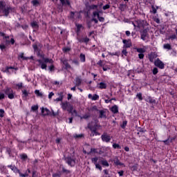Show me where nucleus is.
I'll use <instances>...</instances> for the list:
<instances>
[{
  "label": "nucleus",
  "instance_id": "8",
  "mask_svg": "<svg viewBox=\"0 0 177 177\" xmlns=\"http://www.w3.org/2000/svg\"><path fill=\"white\" fill-rule=\"evenodd\" d=\"M154 65L160 70H164V68H165V64L164 62H162V61L160 60V58H157V59L154 62Z\"/></svg>",
  "mask_w": 177,
  "mask_h": 177
},
{
  "label": "nucleus",
  "instance_id": "7",
  "mask_svg": "<svg viewBox=\"0 0 177 177\" xmlns=\"http://www.w3.org/2000/svg\"><path fill=\"white\" fill-rule=\"evenodd\" d=\"M4 93L7 95L8 99H15V94L13 93V89L10 87H6L4 90Z\"/></svg>",
  "mask_w": 177,
  "mask_h": 177
},
{
  "label": "nucleus",
  "instance_id": "6",
  "mask_svg": "<svg viewBox=\"0 0 177 177\" xmlns=\"http://www.w3.org/2000/svg\"><path fill=\"white\" fill-rule=\"evenodd\" d=\"M145 100L147 102V103H149L151 105L152 109H154V106L158 104V102H157V100L154 99V97H151L150 95L147 96Z\"/></svg>",
  "mask_w": 177,
  "mask_h": 177
},
{
  "label": "nucleus",
  "instance_id": "57",
  "mask_svg": "<svg viewBox=\"0 0 177 177\" xmlns=\"http://www.w3.org/2000/svg\"><path fill=\"white\" fill-rule=\"evenodd\" d=\"M153 75H156V74H158V68H157L156 67L153 68Z\"/></svg>",
  "mask_w": 177,
  "mask_h": 177
},
{
  "label": "nucleus",
  "instance_id": "11",
  "mask_svg": "<svg viewBox=\"0 0 177 177\" xmlns=\"http://www.w3.org/2000/svg\"><path fill=\"white\" fill-rule=\"evenodd\" d=\"M88 128L93 133L92 136H97L100 135V133L99 132H97V124H95L93 127H90Z\"/></svg>",
  "mask_w": 177,
  "mask_h": 177
},
{
  "label": "nucleus",
  "instance_id": "45",
  "mask_svg": "<svg viewBox=\"0 0 177 177\" xmlns=\"http://www.w3.org/2000/svg\"><path fill=\"white\" fill-rule=\"evenodd\" d=\"M136 97H137L140 102H142V100H143V97H142V93H137Z\"/></svg>",
  "mask_w": 177,
  "mask_h": 177
},
{
  "label": "nucleus",
  "instance_id": "32",
  "mask_svg": "<svg viewBox=\"0 0 177 177\" xmlns=\"http://www.w3.org/2000/svg\"><path fill=\"white\" fill-rule=\"evenodd\" d=\"M30 26L32 28H37V30L38 28H39V25H38V23H37V21H33L30 23Z\"/></svg>",
  "mask_w": 177,
  "mask_h": 177
},
{
  "label": "nucleus",
  "instance_id": "54",
  "mask_svg": "<svg viewBox=\"0 0 177 177\" xmlns=\"http://www.w3.org/2000/svg\"><path fill=\"white\" fill-rule=\"evenodd\" d=\"M151 11L153 15H156V13H157V8H156V7H154V6H151Z\"/></svg>",
  "mask_w": 177,
  "mask_h": 177
},
{
  "label": "nucleus",
  "instance_id": "9",
  "mask_svg": "<svg viewBox=\"0 0 177 177\" xmlns=\"http://www.w3.org/2000/svg\"><path fill=\"white\" fill-rule=\"evenodd\" d=\"M111 138L112 137L110 136V134H108L107 133H104L101 136V139L102 142H104L105 143H110V142L111 141Z\"/></svg>",
  "mask_w": 177,
  "mask_h": 177
},
{
  "label": "nucleus",
  "instance_id": "23",
  "mask_svg": "<svg viewBox=\"0 0 177 177\" xmlns=\"http://www.w3.org/2000/svg\"><path fill=\"white\" fill-rule=\"evenodd\" d=\"M76 34L77 35H80V33L81 32V28H82V24H76Z\"/></svg>",
  "mask_w": 177,
  "mask_h": 177
},
{
  "label": "nucleus",
  "instance_id": "24",
  "mask_svg": "<svg viewBox=\"0 0 177 177\" xmlns=\"http://www.w3.org/2000/svg\"><path fill=\"white\" fill-rule=\"evenodd\" d=\"M22 92V99H27L28 97V95H30V93L27 90H21Z\"/></svg>",
  "mask_w": 177,
  "mask_h": 177
},
{
  "label": "nucleus",
  "instance_id": "58",
  "mask_svg": "<svg viewBox=\"0 0 177 177\" xmlns=\"http://www.w3.org/2000/svg\"><path fill=\"white\" fill-rule=\"evenodd\" d=\"M97 66H99L100 67H103L104 65H103V61L102 59H100V61H98L97 62Z\"/></svg>",
  "mask_w": 177,
  "mask_h": 177
},
{
  "label": "nucleus",
  "instance_id": "30",
  "mask_svg": "<svg viewBox=\"0 0 177 177\" xmlns=\"http://www.w3.org/2000/svg\"><path fill=\"white\" fill-rule=\"evenodd\" d=\"M140 24L142 27V29L146 28L145 27H147V26H149V23H147V21L146 20H142L140 21Z\"/></svg>",
  "mask_w": 177,
  "mask_h": 177
},
{
  "label": "nucleus",
  "instance_id": "46",
  "mask_svg": "<svg viewBox=\"0 0 177 177\" xmlns=\"http://www.w3.org/2000/svg\"><path fill=\"white\" fill-rule=\"evenodd\" d=\"M73 138H75V139H81L84 138V134H75L73 136Z\"/></svg>",
  "mask_w": 177,
  "mask_h": 177
},
{
  "label": "nucleus",
  "instance_id": "44",
  "mask_svg": "<svg viewBox=\"0 0 177 177\" xmlns=\"http://www.w3.org/2000/svg\"><path fill=\"white\" fill-rule=\"evenodd\" d=\"M48 70L50 73H53V71H55V65L50 64V66H48Z\"/></svg>",
  "mask_w": 177,
  "mask_h": 177
},
{
  "label": "nucleus",
  "instance_id": "18",
  "mask_svg": "<svg viewBox=\"0 0 177 177\" xmlns=\"http://www.w3.org/2000/svg\"><path fill=\"white\" fill-rule=\"evenodd\" d=\"M59 97L56 98L55 100V102H63V99L64 97V93L63 91H61L58 93Z\"/></svg>",
  "mask_w": 177,
  "mask_h": 177
},
{
  "label": "nucleus",
  "instance_id": "19",
  "mask_svg": "<svg viewBox=\"0 0 177 177\" xmlns=\"http://www.w3.org/2000/svg\"><path fill=\"white\" fill-rule=\"evenodd\" d=\"M41 114L44 117L50 114V111L48 108H41Z\"/></svg>",
  "mask_w": 177,
  "mask_h": 177
},
{
  "label": "nucleus",
  "instance_id": "10",
  "mask_svg": "<svg viewBox=\"0 0 177 177\" xmlns=\"http://www.w3.org/2000/svg\"><path fill=\"white\" fill-rule=\"evenodd\" d=\"M65 161L68 165L70 167H75V159L71 158V156H68L65 158Z\"/></svg>",
  "mask_w": 177,
  "mask_h": 177
},
{
  "label": "nucleus",
  "instance_id": "55",
  "mask_svg": "<svg viewBox=\"0 0 177 177\" xmlns=\"http://www.w3.org/2000/svg\"><path fill=\"white\" fill-rule=\"evenodd\" d=\"M92 100H99V95L97 94H94L92 97Z\"/></svg>",
  "mask_w": 177,
  "mask_h": 177
},
{
  "label": "nucleus",
  "instance_id": "5",
  "mask_svg": "<svg viewBox=\"0 0 177 177\" xmlns=\"http://www.w3.org/2000/svg\"><path fill=\"white\" fill-rule=\"evenodd\" d=\"M61 4H57V9L63 12V6H69L71 8V3L70 0H59Z\"/></svg>",
  "mask_w": 177,
  "mask_h": 177
},
{
  "label": "nucleus",
  "instance_id": "25",
  "mask_svg": "<svg viewBox=\"0 0 177 177\" xmlns=\"http://www.w3.org/2000/svg\"><path fill=\"white\" fill-rule=\"evenodd\" d=\"M99 113H100L99 118H107V115H106V111L103 110H100Z\"/></svg>",
  "mask_w": 177,
  "mask_h": 177
},
{
  "label": "nucleus",
  "instance_id": "52",
  "mask_svg": "<svg viewBox=\"0 0 177 177\" xmlns=\"http://www.w3.org/2000/svg\"><path fill=\"white\" fill-rule=\"evenodd\" d=\"M169 39H171V41H174V39H177V36L175 34H173L169 37Z\"/></svg>",
  "mask_w": 177,
  "mask_h": 177
},
{
  "label": "nucleus",
  "instance_id": "27",
  "mask_svg": "<svg viewBox=\"0 0 177 177\" xmlns=\"http://www.w3.org/2000/svg\"><path fill=\"white\" fill-rule=\"evenodd\" d=\"M98 88L100 89H106L107 84H106L104 82H100V84H98Z\"/></svg>",
  "mask_w": 177,
  "mask_h": 177
},
{
  "label": "nucleus",
  "instance_id": "21",
  "mask_svg": "<svg viewBox=\"0 0 177 177\" xmlns=\"http://www.w3.org/2000/svg\"><path fill=\"white\" fill-rule=\"evenodd\" d=\"M86 9H88V10H93L95 9H97V5H89V3H86Z\"/></svg>",
  "mask_w": 177,
  "mask_h": 177
},
{
  "label": "nucleus",
  "instance_id": "20",
  "mask_svg": "<svg viewBox=\"0 0 177 177\" xmlns=\"http://www.w3.org/2000/svg\"><path fill=\"white\" fill-rule=\"evenodd\" d=\"M77 41L80 44H88L89 42V38H88V37L84 38H77Z\"/></svg>",
  "mask_w": 177,
  "mask_h": 177
},
{
  "label": "nucleus",
  "instance_id": "28",
  "mask_svg": "<svg viewBox=\"0 0 177 177\" xmlns=\"http://www.w3.org/2000/svg\"><path fill=\"white\" fill-rule=\"evenodd\" d=\"M172 140H174V139L171 138V140H169V138H168L166 140H160V142H162L166 146H169V145L172 143Z\"/></svg>",
  "mask_w": 177,
  "mask_h": 177
},
{
  "label": "nucleus",
  "instance_id": "34",
  "mask_svg": "<svg viewBox=\"0 0 177 177\" xmlns=\"http://www.w3.org/2000/svg\"><path fill=\"white\" fill-rule=\"evenodd\" d=\"M35 93L37 96V97H44V94L39 92V90H35Z\"/></svg>",
  "mask_w": 177,
  "mask_h": 177
},
{
  "label": "nucleus",
  "instance_id": "59",
  "mask_svg": "<svg viewBox=\"0 0 177 177\" xmlns=\"http://www.w3.org/2000/svg\"><path fill=\"white\" fill-rule=\"evenodd\" d=\"M72 63H73V64H75V66H80V61H78L77 59H73L72 61Z\"/></svg>",
  "mask_w": 177,
  "mask_h": 177
},
{
  "label": "nucleus",
  "instance_id": "37",
  "mask_svg": "<svg viewBox=\"0 0 177 177\" xmlns=\"http://www.w3.org/2000/svg\"><path fill=\"white\" fill-rule=\"evenodd\" d=\"M32 48L34 49V52H35L36 53L37 52H41V48H38V46L37 44H33Z\"/></svg>",
  "mask_w": 177,
  "mask_h": 177
},
{
  "label": "nucleus",
  "instance_id": "22",
  "mask_svg": "<svg viewBox=\"0 0 177 177\" xmlns=\"http://www.w3.org/2000/svg\"><path fill=\"white\" fill-rule=\"evenodd\" d=\"M75 86H81V84H82V79H81L80 77H77L75 80Z\"/></svg>",
  "mask_w": 177,
  "mask_h": 177
},
{
  "label": "nucleus",
  "instance_id": "49",
  "mask_svg": "<svg viewBox=\"0 0 177 177\" xmlns=\"http://www.w3.org/2000/svg\"><path fill=\"white\" fill-rule=\"evenodd\" d=\"M0 117L1 118H3L5 117V110L3 109H0Z\"/></svg>",
  "mask_w": 177,
  "mask_h": 177
},
{
  "label": "nucleus",
  "instance_id": "40",
  "mask_svg": "<svg viewBox=\"0 0 177 177\" xmlns=\"http://www.w3.org/2000/svg\"><path fill=\"white\" fill-rule=\"evenodd\" d=\"M92 153H97V149L91 148V151L87 152V154H88V156H90V154H92Z\"/></svg>",
  "mask_w": 177,
  "mask_h": 177
},
{
  "label": "nucleus",
  "instance_id": "29",
  "mask_svg": "<svg viewBox=\"0 0 177 177\" xmlns=\"http://www.w3.org/2000/svg\"><path fill=\"white\" fill-rule=\"evenodd\" d=\"M80 59L82 63H85V62H86V58L85 57V54L80 53Z\"/></svg>",
  "mask_w": 177,
  "mask_h": 177
},
{
  "label": "nucleus",
  "instance_id": "1",
  "mask_svg": "<svg viewBox=\"0 0 177 177\" xmlns=\"http://www.w3.org/2000/svg\"><path fill=\"white\" fill-rule=\"evenodd\" d=\"M91 162L95 165V168L97 169H99V171H102V166L100 165V164H102V165H103L104 167H109V162H107V160H102L100 159V157H94L91 158Z\"/></svg>",
  "mask_w": 177,
  "mask_h": 177
},
{
  "label": "nucleus",
  "instance_id": "4",
  "mask_svg": "<svg viewBox=\"0 0 177 177\" xmlns=\"http://www.w3.org/2000/svg\"><path fill=\"white\" fill-rule=\"evenodd\" d=\"M149 31H150V28L149 27H147L140 30V38L142 41H147V39L150 38V35H149Z\"/></svg>",
  "mask_w": 177,
  "mask_h": 177
},
{
  "label": "nucleus",
  "instance_id": "42",
  "mask_svg": "<svg viewBox=\"0 0 177 177\" xmlns=\"http://www.w3.org/2000/svg\"><path fill=\"white\" fill-rule=\"evenodd\" d=\"M164 49H168V50H171L172 49V47L171 46V44H165L163 46Z\"/></svg>",
  "mask_w": 177,
  "mask_h": 177
},
{
  "label": "nucleus",
  "instance_id": "16",
  "mask_svg": "<svg viewBox=\"0 0 177 177\" xmlns=\"http://www.w3.org/2000/svg\"><path fill=\"white\" fill-rule=\"evenodd\" d=\"M148 58H149V62H151V63H153V62H154V59H157V54H156V53L151 52L148 55Z\"/></svg>",
  "mask_w": 177,
  "mask_h": 177
},
{
  "label": "nucleus",
  "instance_id": "51",
  "mask_svg": "<svg viewBox=\"0 0 177 177\" xmlns=\"http://www.w3.org/2000/svg\"><path fill=\"white\" fill-rule=\"evenodd\" d=\"M19 57H21V59H22L23 60H28V57H24V53H21L20 54Z\"/></svg>",
  "mask_w": 177,
  "mask_h": 177
},
{
  "label": "nucleus",
  "instance_id": "56",
  "mask_svg": "<svg viewBox=\"0 0 177 177\" xmlns=\"http://www.w3.org/2000/svg\"><path fill=\"white\" fill-rule=\"evenodd\" d=\"M92 22H93L92 19L87 21L88 28H91V27H92Z\"/></svg>",
  "mask_w": 177,
  "mask_h": 177
},
{
  "label": "nucleus",
  "instance_id": "63",
  "mask_svg": "<svg viewBox=\"0 0 177 177\" xmlns=\"http://www.w3.org/2000/svg\"><path fill=\"white\" fill-rule=\"evenodd\" d=\"M21 28L23 29V30H24V31H26V30H27L28 28V25H27V24H25V25H21Z\"/></svg>",
  "mask_w": 177,
  "mask_h": 177
},
{
  "label": "nucleus",
  "instance_id": "33",
  "mask_svg": "<svg viewBox=\"0 0 177 177\" xmlns=\"http://www.w3.org/2000/svg\"><path fill=\"white\" fill-rule=\"evenodd\" d=\"M108 54L109 55V56H117L118 57H120V51L115 53H111L110 51H108Z\"/></svg>",
  "mask_w": 177,
  "mask_h": 177
},
{
  "label": "nucleus",
  "instance_id": "35",
  "mask_svg": "<svg viewBox=\"0 0 177 177\" xmlns=\"http://www.w3.org/2000/svg\"><path fill=\"white\" fill-rule=\"evenodd\" d=\"M78 117H80V120H88V118H91V115L85 114L83 116L78 115Z\"/></svg>",
  "mask_w": 177,
  "mask_h": 177
},
{
  "label": "nucleus",
  "instance_id": "2",
  "mask_svg": "<svg viewBox=\"0 0 177 177\" xmlns=\"http://www.w3.org/2000/svg\"><path fill=\"white\" fill-rule=\"evenodd\" d=\"M61 107L64 111H68L69 114H75L76 117H78V113L77 112V110L74 109V107L73 106V104H70L68 102H62Z\"/></svg>",
  "mask_w": 177,
  "mask_h": 177
},
{
  "label": "nucleus",
  "instance_id": "39",
  "mask_svg": "<svg viewBox=\"0 0 177 177\" xmlns=\"http://www.w3.org/2000/svg\"><path fill=\"white\" fill-rule=\"evenodd\" d=\"M113 162H114L115 165H120V167L124 165V163L121 162L120 161V160H118V159H116L115 160H113Z\"/></svg>",
  "mask_w": 177,
  "mask_h": 177
},
{
  "label": "nucleus",
  "instance_id": "50",
  "mask_svg": "<svg viewBox=\"0 0 177 177\" xmlns=\"http://www.w3.org/2000/svg\"><path fill=\"white\" fill-rule=\"evenodd\" d=\"M38 109H39L38 105H34V106H32L31 107L32 111H38Z\"/></svg>",
  "mask_w": 177,
  "mask_h": 177
},
{
  "label": "nucleus",
  "instance_id": "41",
  "mask_svg": "<svg viewBox=\"0 0 177 177\" xmlns=\"http://www.w3.org/2000/svg\"><path fill=\"white\" fill-rule=\"evenodd\" d=\"M0 50L1 52H6V46L3 44H0Z\"/></svg>",
  "mask_w": 177,
  "mask_h": 177
},
{
  "label": "nucleus",
  "instance_id": "64",
  "mask_svg": "<svg viewBox=\"0 0 177 177\" xmlns=\"http://www.w3.org/2000/svg\"><path fill=\"white\" fill-rule=\"evenodd\" d=\"M53 177H62L61 174L55 173L53 174Z\"/></svg>",
  "mask_w": 177,
  "mask_h": 177
},
{
  "label": "nucleus",
  "instance_id": "47",
  "mask_svg": "<svg viewBox=\"0 0 177 177\" xmlns=\"http://www.w3.org/2000/svg\"><path fill=\"white\" fill-rule=\"evenodd\" d=\"M128 124V121L124 120L122 122V124L120 125L121 128L122 129H125V127H127V124Z\"/></svg>",
  "mask_w": 177,
  "mask_h": 177
},
{
  "label": "nucleus",
  "instance_id": "60",
  "mask_svg": "<svg viewBox=\"0 0 177 177\" xmlns=\"http://www.w3.org/2000/svg\"><path fill=\"white\" fill-rule=\"evenodd\" d=\"M5 97H6L5 93L0 92V100H3Z\"/></svg>",
  "mask_w": 177,
  "mask_h": 177
},
{
  "label": "nucleus",
  "instance_id": "62",
  "mask_svg": "<svg viewBox=\"0 0 177 177\" xmlns=\"http://www.w3.org/2000/svg\"><path fill=\"white\" fill-rule=\"evenodd\" d=\"M19 176H21V177H26V176H28V173L22 174L21 171L19 172Z\"/></svg>",
  "mask_w": 177,
  "mask_h": 177
},
{
  "label": "nucleus",
  "instance_id": "61",
  "mask_svg": "<svg viewBox=\"0 0 177 177\" xmlns=\"http://www.w3.org/2000/svg\"><path fill=\"white\" fill-rule=\"evenodd\" d=\"M138 131L145 133V132H146V130L145 129L142 128V127H138Z\"/></svg>",
  "mask_w": 177,
  "mask_h": 177
},
{
  "label": "nucleus",
  "instance_id": "43",
  "mask_svg": "<svg viewBox=\"0 0 177 177\" xmlns=\"http://www.w3.org/2000/svg\"><path fill=\"white\" fill-rule=\"evenodd\" d=\"M112 147H113V149H118V150H120L121 149V146L120 144H117V143H113Z\"/></svg>",
  "mask_w": 177,
  "mask_h": 177
},
{
  "label": "nucleus",
  "instance_id": "36",
  "mask_svg": "<svg viewBox=\"0 0 177 177\" xmlns=\"http://www.w3.org/2000/svg\"><path fill=\"white\" fill-rule=\"evenodd\" d=\"M135 49L136 52H138V53H145L146 52V50H145V48H136Z\"/></svg>",
  "mask_w": 177,
  "mask_h": 177
},
{
  "label": "nucleus",
  "instance_id": "17",
  "mask_svg": "<svg viewBox=\"0 0 177 177\" xmlns=\"http://www.w3.org/2000/svg\"><path fill=\"white\" fill-rule=\"evenodd\" d=\"M61 62L65 66V70H70L71 68V65L68 64V59H62Z\"/></svg>",
  "mask_w": 177,
  "mask_h": 177
},
{
  "label": "nucleus",
  "instance_id": "48",
  "mask_svg": "<svg viewBox=\"0 0 177 177\" xmlns=\"http://www.w3.org/2000/svg\"><path fill=\"white\" fill-rule=\"evenodd\" d=\"M62 50H63L64 53H67V52H70V50H71V48L64 47V48H62Z\"/></svg>",
  "mask_w": 177,
  "mask_h": 177
},
{
  "label": "nucleus",
  "instance_id": "26",
  "mask_svg": "<svg viewBox=\"0 0 177 177\" xmlns=\"http://www.w3.org/2000/svg\"><path fill=\"white\" fill-rule=\"evenodd\" d=\"M111 111L113 114H118V106H117V105H113V106L111 108Z\"/></svg>",
  "mask_w": 177,
  "mask_h": 177
},
{
  "label": "nucleus",
  "instance_id": "38",
  "mask_svg": "<svg viewBox=\"0 0 177 177\" xmlns=\"http://www.w3.org/2000/svg\"><path fill=\"white\" fill-rule=\"evenodd\" d=\"M32 5L34 6H38V5H41V3L38 0H32L31 1Z\"/></svg>",
  "mask_w": 177,
  "mask_h": 177
},
{
  "label": "nucleus",
  "instance_id": "3",
  "mask_svg": "<svg viewBox=\"0 0 177 177\" xmlns=\"http://www.w3.org/2000/svg\"><path fill=\"white\" fill-rule=\"evenodd\" d=\"M42 61L41 59H37L38 63L41 65V68L42 70H46L48 65H46L47 63H49V64H53L55 63V61L52 59V58H43Z\"/></svg>",
  "mask_w": 177,
  "mask_h": 177
},
{
  "label": "nucleus",
  "instance_id": "13",
  "mask_svg": "<svg viewBox=\"0 0 177 177\" xmlns=\"http://www.w3.org/2000/svg\"><path fill=\"white\" fill-rule=\"evenodd\" d=\"M122 43L124 44L123 48H125L126 49L132 46V42H131V39H123Z\"/></svg>",
  "mask_w": 177,
  "mask_h": 177
},
{
  "label": "nucleus",
  "instance_id": "12",
  "mask_svg": "<svg viewBox=\"0 0 177 177\" xmlns=\"http://www.w3.org/2000/svg\"><path fill=\"white\" fill-rule=\"evenodd\" d=\"M100 12L99 11H95L93 12V15L94 17H97L99 21H100L101 23H103L104 21V17H100Z\"/></svg>",
  "mask_w": 177,
  "mask_h": 177
},
{
  "label": "nucleus",
  "instance_id": "53",
  "mask_svg": "<svg viewBox=\"0 0 177 177\" xmlns=\"http://www.w3.org/2000/svg\"><path fill=\"white\" fill-rule=\"evenodd\" d=\"M18 89H21L23 88V82L18 83L15 84Z\"/></svg>",
  "mask_w": 177,
  "mask_h": 177
},
{
  "label": "nucleus",
  "instance_id": "15",
  "mask_svg": "<svg viewBox=\"0 0 177 177\" xmlns=\"http://www.w3.org/2000/svg\"><path fill=\"white\" fill-rule=\"evenodd\" d=\"M7 167L8 168H10V169H11V171H12L14 174H20V170L15 165H10Z\"/></svg>",
  "mask_w": 177,
  "mask_h": 177
},
{
  "label": "nucleus",
  "instance_id": "14",
  "mask_svg": "<svg viewBox=\"0 0 177 177\" xmlns=\"http://www.w3.org/2000/svg\"><path fill=\"white\" fill-rule=\"evenodd\" d=\"M60 169H62L61 173L64 174V175H70L71 174V170H68L64 167L62 165L59 166Z\"/></svg>",
  "mask_w": 177,
  "mask_h": 177
},
{
  "label": "nucleus",
  "instance_id": "31",
  "mask_svg": "<svg viewBox=\"0 0 177 177\" xmlns=\"http://www.w3.org/2000/svg\"><path fill=\"white\" fill-rule=\"evenodd\" d=\"M19 157L22 161H26L27 158H28V156H27L26 153H21L19 155Z\"/></svg>",
  "mask_w": 177,
  "mask_h": 177
}]
</instances>
